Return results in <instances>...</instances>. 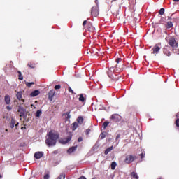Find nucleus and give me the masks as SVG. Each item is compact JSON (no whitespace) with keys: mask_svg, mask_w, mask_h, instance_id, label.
Returning <instances> with one entry per match:
<instances>
[{"mask_svg":"<svg viewBox=\"0 0 179 179\" xmlns=\"http://www.w3.org/2000/svg\"><path fill=\"white\" fill-rule=\"evenodd\" d=\"M58 139H59V134L54 130H50L46 136L45 143L49 147L55 146Z\"/></svg>","mask_w":179,"mask_h":179,"instance_id":"1","label":"nucleus"},{"mask_svg":"<svg viewBox=\"0 0 179 179\" xmlns=\"http://www.w3.org/2000/svg\"><path fill=\"white\" fill-rule=\"evenodd\" d=\"M83 26L84 29H86L88 31H94V27H93V24L90 22H87V20L83 21Z\"/></svg>","mask_w":179,"mask_h":179,"instance_id":"2","label":"nucleus"},{"mask_svg":"<svg viewBox=\"0 0 179 179\" xmlns=\"http://www.w3.org/2000/svg\"><path fill=\"white\" fill-rule=\"evenodd\" d=\"M67 137L59 139V143H62V145H66V143L71 142V140L72 139V133L69 132L67 133Z\"/></svg>","mask_w":179,"mask_h":179,"instance_id":"3","label":"nucleus"},{"mask_svg":"<svg viewBox=\"0 0 179 179\" xmlns=\"http://www.w3.org/2000/svg\"><path fill=\"white\" fill-rule=\"evenodd\" d=\"M136 159V156L129 155L126 156V158L124 159V163H126L127 164H130V163H132Z\"/></svg>","mask_w":179,"mask_h":179,"instance_id":"4","label":"nucleus"},{"mask_svg":"<svg viewBox=\"0 0 179 179\" xmlns=\"http://www.w3.org/2000/svg\"><path fill=\"white\" fill-rule=\"evenodd\" d=\"M110 120H111L113 122H120L121 121V115L117 113L113 114L110 116Z\"/></svg>","mask_w":179,"mask_h":179,"instance_id":"5","label":"nucleus"},{"mask_svg":"<svg viewBox=\"0 0 179 179\" xmlns=\"http://www.w3.org/2000/svg\"><path fill=\"white\" fill-rule=\"evenodd\" d=\"M169 44L173 48H177V47H178V43H177L176 38L173 37L170 38Z\"/></svg>","mask_w":179,"mask_h":179,"instance_id":"6","label":"nucleus"},{"mask_svg":"<svg viewBox=\"0 0 179 179\" xmlns=\"http://www.w3.org/2000/svg\"><path fill=\"white\" fill-rule=\"evenodd\" d=\"M99 13V6H94L91 9V15L92 16H94V17H97Z\"/></svg>","mask_w":179,"mask_h":179,"instance_id":"7","label":"nucleus"},{"mask_svg":"<svg viewBox=\"0 0 179 179\" xmlns=\"http://www.w3.org/2000/svg\"><path fill=\"white\" fill-rule=\"evenodd\" d=\"M20 117H24L26 115V109L20 106H18V110H17Z\"/></svg>","mask_w":179,"mask_h":179,"instance_id":"8","label":"nucleus"},{"mask_svg":"<svg viewBox=\"0 0 179 179\" xmlns=\"http://www.w3.org/2000/svg\"><path fill=\"white\" fill-rule=\"evenodd\" d=\"M55 95V90H51L48 93V99L50 101L54 99V96Z\"/></svg>","mask_w":179,"mask_h":179,"instance_id":"9","label":"nucleus"},{"mask_svg":"<svg viewBox=\"0 0 179 179\" xmlns=\"http://www.w3.org/2000/svg\"><path fill=\"white\" fill-rule=\"evenodd\" d=\"M23 92H18L16 94V97L20 101H22V104L24 103V99H22Z\"/></svg>","mask_w":179,"mask_h":179,"instance_id":"10","label":"nucleus"},{"mask_svg":"<svg viewBox=\"0 0 179 179\" xmlns=\"http://www.w3.org/2000/svg\"><path fill=\"white\" fill-rule=\"evenodd\" d=\"M160 51V47L157 46V45H155L152 48V54H159V52Z\"/></svg>","mask_w":179,"mask_h":179,"instance_id":"11","label":"nucleus"},{"mask_svg":"<svg viewBox=\"0 0 179 179\" xmlns=\"http://www.w3.org/2000/svg\"><path fill=\"white\" fill-rule=\"evenodd\" d=\"M124 69L121 68H118V65H116L115 69L110 67V71H113V72H115L117 73H120V72H122Z\"/></svg>","mask_w":179,"mask_h":179,"instance_id":"12","label":"nucleus"},{"mask_svg":"<svg viewBox=\"0 0 179 179\" xmlns=\"http://www.w3.org/2000/svg\"><path fill=\"white\" fill-rule=\"evenodd\" d=\"M76 149H78V145L71 147L68 149L67 153H69V155H71V153H73V152H75Z\"/></svg>","mask_w":179,"mask_h":179,"instance_id":"13","label":"nucleus"},{"mask_svg":"<svg viewBox=\"0 0 179 179\" xmlns=\"http://www.w3.org/2000/svg\"><path fill=\"white\" fill-rule=\"evenodd\" d=\"M43 152H36L34 153V157L35 159H41V157H43Z\"/></svg>","mask_w":179,"mask_h":179,"instance_id":"14","label":"nucleus"},{"mask_svg":"<svg viewBox=\"0 0 179 179\" xmlns=\"http://www.w3.org/2000/svg\"><path fill=\"white\" fill-rule=\"evenodd\" d=\"M4 101L6 103V104H10V96H9V94H6L4 96Z\"/></svg>","mask_w":179,"mask_h":179,"instance_id":"15","label":"nucleus"},{"mask_svg":"<svg viewBox=\"0 0 179 179\" xmlns=\"http://www.w3.org/2000/svg\"><path fill=\"white\" fill-rule=\"evenodd\" d=\"M79 128V124L78 123H77L76 122H74L72 124H71V129L72 131H76V129Z\"/></svg>","mask_w":179,"mask_h":179,"instance_id":"16","label":"nucleus"},{"mask_svg":"<svg viewBox=\"0 0 179 179\" xmlns=\"http://www.w3.org/2000/svg\"><path fill=\"white\" fill-rule=\"evenodd\" d=\"M40 94V90H36L31 93V97H36V96H38Z\"/></svg>","mask_w":179,"mask_h":179,"instance_id":"17","label":"nucleus"},{"mask_svg":"<svg viewBox=\"0 0 179 179\" xmlns=\"http://www.w3.org/2000/svg\"><path fill=\"white\" fill-rule=\"evenodd\" d=\"M63 115H64L66 121H68L71 118V111L66 112Z\"/></svg>","mask_w":179,"mask_h":179,"instance_id":"18","label":"nucleus"},{"mask_svg":"<svg viewBox=\"0 0 179 179\" xmlns=\"http://www.w3.org/2000/svg\"><path fill=\"white\" fill-rule=\"evenodd\" d=\"M36 63L33 62H31L27 64V66H29V68H31V69H34V68H36Z\"/></svg>","mask_w":179,"mask_h":179,"instance_id":"19","label":"nucleus"},{"mask_svg":"<svg viewBox=\"0 0 179 179\" xmlns=\"http://www.w3.org/2000/svg\"><path fill=\"white\" fill-rule=\"evenodd\" d=\"M76 123L78 124V125H82V124H83V117H82V116L78 117Z\"/></svg>","mask_w":179,"mask_h":179,"instance_id":"20","label":"nucleus"},{"mask_svg":"<svg viewBox=\"0 0 179 179\" xmlns=\"http://www.w3.org/2000/svg\"><path fill=\"white\" fill-rule=\"evenodd\" d=\"M15 119L13 117L11 118L10 122V128L13 129L15 128Z\"/></svg>","mask_w":179,"mask_h":179,"instance_id":"21","label":"nucleus"},{"mask_svg":"<svg viewBox=\"0 0 179 179\" xmlns=\"http://www.w3.org/2000/svg\"><path fill=\"white\" fill-rule=\"evenodd\" d=\"M130 176H131V178L139 179V176H138L137 173H136V172H131Z\"/></svg>","mask_w":179,"mask_h":179,"instance_id":"22","label":"nucleus"},{"mask_svg":"<svg viewBox=\"0 0 179 179\" xmlns=\"http://www.w3.org/2000/svg\"><path fill=\"white\" fill-rule=\"evenodd\" d=\"M163 52L165 55H167V57H170V55H171V52H170L167 48H164Z\"/></svg>","mask_w":179,"mask_h":179,"instance_id":"23","label":"nucleus"},{"mask_svg":"<svg viewBox=\"0 0 179 179\" xmlns=\"http://www.w3.org/2000/svg\"><path fill=\"white\" fill-rule=\"evenodd\" d=\"M115 167H117V162H113L110 165L111 170H115Z\"/></svg>","mask_w":179,"mask_h":179,"instance_id":"24","label":"nucleus"},{"mask_svg":"<svg viewBox=\"0 0 179 179\" xmlns=\"http://www.w3.org/2000/svg\"><path fill=\"white\" fill-rule=\"evenodd\" d=\"M166 27V29H171V27H173V22H171V21L168 22Z\"/></svg>","mask_w":179,"mask_h":179,"instance_id":"25","label":"nucleus"},{"mask_svg":"<svg viewBox=\"0 0 179 179\" xmlns=\"http://www.w3.org/2000/svg\"><path fill=\"white\" fill-rule=\"evenodd\" d=\"M111 150H113V146L108 148L105 152H104V155H107L108 153H110V152H111Z\"/></svg>","mask_w":179,"mask_h":179,"instance_id":"26","label":"nucleus"},{"mask_svg":"<svg viewBox=\"0 0 179 179\" xmlns=\"http://www.w3.org/2000/svg\"><path fill=\"white\" fill-rule=\"evenodd\" d=\"M110 124V122L108 121H105L103 123V129H106L108 125Z\"/></svg>","mask_w":179,"mask_h":179,"instance_id":"27","label":"nucleus"},{"mask_svg":"<svg viewBox=\"0 0 179 179\" xmlns=\"http://www.w3.org/2000/svg\"><path fill=\"white\" fill-rule=\"evenodd\" d=\"M79 101L82 103H85V97L83 96V94H80Z\"/></svg>","mask_w":179,"mask_h":179,"instance_id":"28","label":"nucleus"},{"mask_svg":"<svg viewBox=\"0 0 179 179\" xmlns=\"http://www.w3.org/2000/svg\"><path fill=\"white\" fill-rule=\"evenodd\" d=\"M107 136V132H103L101 134V139H104V138H106V136Z\"/></svg>","mask_w":179,"mask_h":179,"instance_id":"29","label":"nucleus"},{"mask_svg":"<svg viewBox=\"0 0 179 179\" xmlns=\"http://www.w3.org/2000/svg\"><path fill=\"white\" fill-rule=\"evenodd\" d=\"M159 14L161 15V16H163V15H164V8H161L159 11Z\"/></svg>","mask_w":179,"mask_h":179,"instance_id":"30","label":"nucleus"},{"mask_svg":"<svg viewBox=\"0 0 179 179\" xmlns=\"http://www.w3.org/2000/svg\"><path fill=\"white\" fill-rule=\"evenodd\" d=\"M18 79L20 80H23V77L22 76V72L18 71Z\"/></svg>","mask_w":179,"mask_h":179,"instance_id":"31","label":"nucleus"},{"mask_svg":"<svg viewBox=\"0 0 179 179\" xmlns=\"http://www.w3.org/2000/svg\"><path fill=\"white\" fill-rule=\"evenodd\" d=\"M32 85H34V83H33V82H31V83H26L27 87H31Z\"/></svg>","mask_w":179,"mask_h":179,"instance_id":"32","label":"nucleus"},{"mask_svg":"<svg viewBox=\"0 0 179 179\" xmlns=\"http://www.w3.org/2000/svg\"><path fill=\"white\" fill-rule=\"evenodd\" d=\"M42 113L41 110H37L36 113V117H38L41 115Z\"/></svg>","mask_w":179,"mask_h":179,"instance_id":"33","label":"nucleus"},{"mask_svg":"<svg viewBox=\"0 0 179 179\" xmlns=\"http://www.w3.org/2000/svg\"><path fill=\"white\" fill-rule=\"evenodd\" d=\"M65 179V173H62L59 175V176L57 178V179Z\"/></svg>","mask_w":179,"mask_h":179,"instance_id":"34","label":"nucleus"},{"mask_svg":"<svg viewBox=\"0 0 179 179\" xmlns=\"http://www.w3.org/2000/svg\"><path fill=\"white\" fill-rule=\"evenodd\" d=\"M55 90H58L61 89V85H56L55 86Z\"/></svg>","mask_w":179,"mask_h":179,"instance_id":"35","label":"nucleus"},{"mask_svg":"<svg viewBox=\"0 0 179 179\" xmlns=\"http://www.w3.org/2000/svg\"><path fill=\"white\" fill-rule=\"evenodd\" d=\"M43 178L44 179H50V174H48V173L45 174L43 176Z\"/></svg>","mask_w":179,"mask_h":179,"instance_id":"36","label":"nucleus"},{"mask_svg":"<svg viewBox=\"0 0 179 179\" xmlns=\"http://www.w3.org/2000/svg\"><path fill=\"white\" fill-rule=\"evenodd\" d=\"M121 61H122V59H121V58L116 59L117 64H120V62H121Z\"/></svg>","mask_w":179,"mask_h":179,"instance_id":"37","label":"nucleus"},{"mask_svg":"<svg viewBox=\"0 0 179 179\" xmlns=\"http://www.w3.org/2000/svg\"><path fill=\"white\" fill-rule=\"evenodd\" d=\"M176 127H178L179 128V119H177L176 120Z\"/></svg>","mask_w":179,"mask_h":179,"instance_id":"38","label":"nucleus"},{"mask_svg":"<svg viewBox=\"0 0 179 179\" xmlns=\"http://www.w3.org/2000/svg\"><path fill=\"white\" fill-rule=\"evenodd\" d=\"M69 92L70 93H72V94H73V90H72V88H71V87H69Z\"/></svg>","mask_w":179,"mask_h":179,"instance_id":"39","label":"nucleus"},{"mask_svg":"<svg viewBox=\"0 0 179 179\" xmlns=\"http://www.w3.org/2000/svg\"><path fill=\"white\" fill-rule=\"evenodd\" d=\"M90 129H87L85 132L86 135H89V134H90Z\"/></svg>","mask_w":179,"mask_h":179,"instance_id":"40","label":"nucleus"},{"mask_svg":"<svg viewBox=\"0 0 179 179\" xmlns=\"http://www.w3.org/2000/svg\"><path fill=\"white\" fill-rule=\"evenodd\" d=\"M6 108V110H8V111H10V110H12V107H10L9 106H7Z\"/></svg>","mask_w":179,"mask_h":179,"instance_id":"41","label":"nucleus"},{"mask_svg":"<svg viewBox=\"0 0 179 179\" xmlns=\"http://www.w3.org/2000/svg\"><path fill=\"white\" fill-rule=\"evenodd\" d=\"M120 138H121V134H117L116 136V141H118V139H120Z\"/></svg>","mask_w":179,"mask_h":179,"instance_id":"42","label":"nucleus"},{"mask_svg":"<svg viewBox=\"0 0 179 179\" xmlns=\"http://www.w3.org/2000/svg\"><path fill=\"white\" fill-rule=\"evenodd\" d=\"M82 141H83V138H82V137H79L78 138V142H82Z\"/></svg>","mask_w":179,"mask_h":179,"instance_id":"43","label":"nucleus"},{"mask_svg":"<svg viewBox=\"0 0 179 179\" xmlns=\"http://www.w3.org/2000/svg\"><path fill=\"white\" fill-rule=\"evenodd\" d=\"M140 156L141 157V159H143V157H145V153L140 154Z\"/></svg>","mask_w":179,"mask_h":179,"instance_id":"44","label":"nucleus"},{"mask_svg":"<svg viewBox=\"0 0 179 179\" xmlns=\"http://www.w3.org/2000/svg\"><path fill=\"white\" fill-rule=\"evenodd\" d=\"M174 2H179V0H173Z\"/></svg>","mask_w":179,"mask_h":179,"instance_id":"45","label":"nucleus"},{"mask_svg":"<svg viewBox=\"0 0 179 179\" xmlns=\"http://www.w3.org/2000/svg\"><path fill=\"white\" fill-rule=\"evenodd\" d=\"M19 125V123H17L16 124H15V127H17Z\"/></svg>","mask_w":179,"mask_h":179,"instance_id":"46","label":"nucleus"},{"mask_svg":"<svg viewBox=\"0 0 179 179\" xmlns=\"http://www.w3.org/2000/svg\"><path fill=\"white\" fill-rule=\"evenodd\" d=\"M5 131H6V132H8V129H6V130H5Z\"/></svg>","mask_w":179,"mask_h":179,"instance_id":"47","label":"nucleus"},{"mask_svg":"<svg viewBox=\"0 0 179 179\" xmlns=\"http://www.w3.org/2000/svg\"><path fill=\"white\" fill-rule=\"evenodd\" d=\"M54 153L56 154V153H57V151H54Z\"/></svg>","mask_w":179,"mask_h":179,"instance_id":"48","label":"nucleus"},{"mask_svg":"<svg viewBox=\"0 0 179 179\" xmlns=\"http://www.w3.org/2000/svg\"><path fill=\"white\" fill-rule=\"evenodd\" d=\"M24 127H21V129H23Z\"/></svg>","mask_w":179,"mask_h":179,"instance_id":"49","label":"nucleus"},{"mask_svg":"<svg viewBox=\"0 0 179 179\" xmlns=\"http://www.w3.org/2000/svg\"><path fill=\"white\" fill-rule=\"evenodd\" d=\"M92 179H96V178H93Z\"/></svg>","mask_w":179,"mask_h":179,"instance_id":"50","label":"nucleus"},{"mask_svg":"<svg viewBox=\"0 0 179 179\" xmlns=\"http://www.w3.org/2000/svg\"><path fill=\"white\" fill-rule=\"evenodd\" d=\"M1 175H0V178H1Z\"/></svg>","mask_w":179,"mask_h":179,"instance_id":"51","label":"nucleus"}]
</instances>
